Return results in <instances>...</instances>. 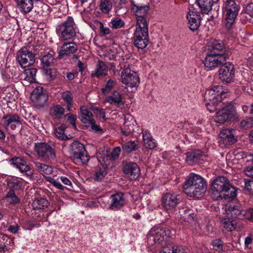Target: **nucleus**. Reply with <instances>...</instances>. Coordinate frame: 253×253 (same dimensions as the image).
Returning <instances> with one entry per match:
<instances>
[{"label":"nucleus","instance_id":"obj_36","mask_svg":"<svg viewBox=\"0 0 253 253\" xmlns=\"http://www.w3.org/2000/svg\"><path fill=\"white\" fill-rule=\"evenodd\" d=\"M180 217L189 223L194 221V214L192 210L182 209L179 211Z\"/></svg>","mask_w":253,"mask_h":253},{"label":"nucleus","instance_id":"obj_58","mask_svg":"<svg viewBox=\"0 0 253 253\" xmlns=\"http://www.w3.org/2000/svg\"><path fill=\"white\" fill-rule=\"evenodd\" d=\"M145 146L150 149H154L157 146L156 143L153 137L151 139L147 140L144 142Z\"/></svg>","mask_w":253,"mask_h":253},{"label":"nucleus","instance_id":"obj_19","mask_svg":"<svg viewBox=\"0 0 253 253\" xmlns=\"http://www.w3.org/2000/svg\"><path fill=\"white\" fill-rule=\"evenodd\" d=\"M179 199L175 194L167 193L162 198V206L168 211H172L179 203Z\"/></svg>","mask_w":253,"mask_h":253},{"label":"nucleus","instance_id":"obj_25","mask_svg":"<svg viewBox=\"0 0 253 253\" xmlns=\"http://www.w3.org/2000/svg\"><path fill=\"white\" fill-rule=\"evenodd\" d=\"M77 49L78 46L74 42H64L58 51V58L61 59L65 56H70L74 53Z\"/></svg>","mask_w":253,"mask_h":253},{"label":"nucleus","instance_id":"obj_1","mask_svg":"<svg viewBox=\"0 0 253 253\" xmlns=\"http://www.w3.org/2000/svg\"><path fill=\"white\" fill-rule=\"evenodd\" d=\"M211 197L214 200L222 199L232 200L236 196V190L224 176L214 180L211 185Z\"/></svg>","mask_w":253,"mask_h":253},{"label":"nucleus","instance_id":"obj_34","mask_svg":"<svg viewBox=\"0 0 253 253\" xmlns=\"http://www.w3.org/2000/svg\"><path fill=\"white\" fill-rule=\"evenodd\" d=\"M197 4L203 13L207 14L212 9L213 0H197Z\"/></svg>","mask_w":253,"mask_h":253},{"label":"nucleus","instance_id":"obj_7","mask_svg":"<svg viewBox=\"0 0 253 253\" xmlns=\"http://www.w3.org/2000/svg\"><path fill=\"white\" fill-rule=\"evenodd\" d=\"M74 25L73 19L68 17L66 21L58 25L56 31L59 39L67 41L73 39L76 36Z\"/></svg>","mask_w":253,"mask_h":253},{"label":"nucleus","instance_id":"obj_46","mask_svg":"<svg viewBox=\"0 0 253 253\" xmlns=\"http://www.w3.org/2000/svg\"><path fill=\"white\" fill-rule=\"evenodd\" d=\"M223 225L224 227L227 229L228 231H231L234 230L236 227V222L229 219H225L223 221Z\"/></svg>","mask_w":253,"mask_h":253},{"label":"nucleus","instance_id":"obj_51","mask_svg":"<svg viewBox=\"0 0 253 253\" xmlns=\"http://www.w3.org/2000/svg\"><path fill=\"white\" fill-rule=\"evenodd\" d=\"M116 81L115 80H112L109 79L105 86L102 88V91L103 93H106L109 92L112 88L116 85Z\"/></svg>","mask_w":253,"mask_h":253},{"label":"nucleus","instance_id":"obj_53","mask_svg":"<svg viewBox=\"0 0 253 253\" xmlns=\"http://www.w3.org/2000/svg\"><path fill=\"white\" fill-rule=\"evenodd\" d=\"M212 245L213 249L216 251L220 252L223 250V242L221 240H214L212 243Z\"/></svg>","mask_w":253,"mask_h":253},{"label":"nucleus","instance_id":"obj_16","mask_svg":"<svg viewBox=\"0 0 253 253\" xmlns=\"http://www.w3.org/2000/svg\"><path fill=\"white\" fill-rule=\"evenodd\" d=\"M97 157L100 164L95 168L93 179L95 181H101L107 175V165L109 163L105 161L104 157L102 158L100 153L97 155Z\"/></svg>","mask_w":253,"mask_h":253},{"label":"nucleus","instance_id":"obj_47","mask_svg":"<svg viewBox=\"0 0 253 253\" xmlns=\"http://www.w3.org/2000/svg\"><path fill=\"white\" fill-rule=\"evenodd\" d=\"M62 97L63 99L67 103L68 110H70V107L72 105L73 99L71 93L69 91H66L62 93Z\"/></svg>","mask_w":253,"mask_h":253},{"label":"nucleus","instance_id":"obj_35","mask_svg":"<svg viewBox=\"0 0 253 253\" xmlns=\"http://www.w3.org/2000/svg\"><path fill=\"white\" fill-rule=\"evenodd\" d=\"M66 126L63 124H56L54 126V134L55 136L59 139L65 140L68 138L65 134V130Z\"/></svg>","mask_w":253,"mask_h":253},{"label":"nucleus","instance_id":"obj_61","mask_svg":"<svg viewBox=\"0 0 253 253\" xmlns=\"http://www.w3.org/2000/svg\"><path fill=\"white\" fill-rule=\"evenodd\" d=\"M245 218L253 222V209H250L244 212Z\"/></svg>","mask_w":253,"mask_h":253},{"label":"nucleus","instance_id":"obj_3","mask_svg":"<svg viewBox=\"0 0 253 253\" xmlns=\"http://www.w3.org/2000/svg\"><path fill=\"white\" fill-rule=\"evenodd\" d=\"M170 230L167 228L155 227L152 228L147 235L148 246L152 248L158 247L164 241L169 237Z\"/></svg>","mask_w":253,"mask_h":253},{"label":"nucleus","instance_id":"obj_29","mask_svg":"<svg viewBox=\"0 0 253 253\" xmlns=\"http://www.w3.org/2000/svg\"><path fill=\"white\" fill-rule=\"evenodd\" d=\"M186 162L189 165H193L203 159L204 154L200 150H196L186 153Z\"/></svg>","mask_w":253,"mask_h":253},{"label":"nucleus","instance_id":"obj_13","mask_svg":"<svg viewBox=\"0 0 253 253\" xmlns=\"http://www.w3.org/2000/svg\"><path fill=\"white\" fill-rule=\"evenodd\" d=\"M226 60V56L219 52L208 53L204 63L208 70H213L218 66L224 64Z\"/></svg>","mask_w":253,"mask_h":253},{"label":"nucleus","instance_id":"obj_64","mask_svg":"<svg viewBox=\"0 0 253 253\" xmlns=\"http://www.w3.org/2000/svg\"><path fill=\"white\" fill-rule=\"evenodd\" d=\"M246 13L253 18V2L249 4L246 9Z\"/></svg>","mask_w":253,"mask_h":253},{"label":"nucleus","instance_id":"obj_59","mask_svg":"<svg viewBox=\"0 0 253 253\" xmlns=\"http://www.w3.org/2000/svg\"><path fill=\"white\" fill-rule=\"evenodd\" d=\"M245 187L251 194H253V180H245Z\"/></svg>","mask_w":253,"mask_h":253},{"label":"nucleus","instance_id":"obj_39","mask_svg":"<svg viewBox=\"0 0 253 253\" xmlns=\"http://www.w3.org/2000/svg\"><path fill=\"white\" fill-rule=\"evenodd\" d=\"M54 54L55 53L53 51H50V52L42 58L41 64L43 67H49L53 63Z\"/></svg>","mask_w":253,"mask_h":253},{"label":"nucleus","instance_id":"obj_56","mask_svg":"<svg viewBox=\"0 0 253 253\" xmlns=\"http://www.w3.org/2000/svg\"><path fill=\"white\" fill-rule=\"evenodd\" d=\"M98 24L100 33L101 35L105 36L111 33L110 29L108 27L104 26L102 22H99Z\"/></svg>","mask_w":253,"mask_h":253},{"label":"nucleus","instance_id":"obj_14","mask_svg":"<svg viewBox=\"0 0 253 253\" xmlns=\"http://www.w3.org/2000/svg\"><path fill=\"white\" fill-rule=\"evenodd\" d=\"M120 81L126 85V88L136 87L139 83L137 73L131 71L129 68L123 70Z\"/></svg>","mask_w":253,"mask_h":253},{"label":"nucleus","instance_id":"obj_8","mask_svg":"<svg viewBox=\"0 0 253 253\" xmlns=\"http://www.w3.org/2000/svg\"><path fill=\"white\" fill-rule=\"evenodd\" d=\"M34 150L41 161L49 162L54 160L56 158L55 150L46 143H35Z\"/></svg>","mask_w":253,"mask_h":253},{"label":"nucleus","instance_id":"obj_11","mask_svg":"<svg viewBox=\"0 0 253 253\" xmlns=\"http://www.w3.org/2000/svg\"><path fill=\"white\" fill-rule=\"evenodd\" d=\"M16 60L22 68H26L34 63L35 55L29 47H23L17 51Z\"/></svg>","mask_w":253,"mask_h":253},{"label":"nucleus","instance_id":"obj_5","mask_svg":"<svg viewBox=\"0 0 253 253\" xmlns=\"http://www.w3.org/2000/svg\"><path fill=\"white\" fill-rule=\"evenodd\" d=\"M70 152L74 163L81 165L86 163L89 157L85 150L84 145L78 141H74L70 145Z\"/></svg>","mask_w":253,"mask_h":253},{"label":"nucleus","instance_id":"obj_20","mask_svg":"<svg viewBox=\"0 0 253 253\" xmlns=\"http://www.w3.org/2000/svg\"><path fill=\"white\" fill-rule=\"evenodd\" d=\"M2 125L7 130H14L21 125L19 117L16 114H7L1 118Z\"/></svg>","mask_w":253,"mask_h":253},{"label":"nucleus","instance_id":"obj_62","mask_svg":"<svg viewBox=\"0 0 253 253\" xmlns=\"http://www.w3.org/2000/svg\"><path fill=\"white\" fill-rule=\"evenodd\" d=\"M244 172L247 176L253 177V166L247 167L244 169Z\"/></svg>","mask_w":253,"mask_h":253},{"label":"nucleus","instance_id":"obj_15","mask_svg":"<svg viewBox=\"0 0 253 253\" xmlns=\"http://www.w3.org/2000/svg\"><path fill=\"white\" fill-rule=\"evenodd\" d=\"M236 111L234 106L228 104L216 112L215 121L219 124L230 121L236 118Z\"/></svg>","mask_w":253,"mask_h":253},{"label":"nucleus","instance_id":"obj_30","mask_svg":"<svg viewBox=\"0 0 253 253\" xmlns=\"http://www.w3.org/2000/svg\"><path fill=\"white\" fill-rule=\"evenodd\" d=\"M18 8L24 14L29 13L33 8L32 0H15Z\"/></svg>","mask_w":253,"mask_h":253},{"label":"nucleus","instance_id":"obj_60","mask_svg":"<svg viewBox=\"0 0 253 253\" xmlns=\"http://www.w3.org/2000/svg\"><path fill=\"white\" fill-rule=\"evenodd\" d=\"M45 74L50 80H52L56 75V70L54 69L49 68L45 70Z\"/></svg>","mask_w":253,"mask_h":253},{"label":"nucleus","instance_id":"obj_42","mask_svg":"<svg viewBox=\"0 0 253 253\" xmlns=\"http://www.w3.org/2000/svg\"><path fill=\"white\" fill-rule=\"evenodd\" d=\"M50 114L54 118L58 119L61 117L64 112V109L59 105L53 106L50 109Z\"/></svg>","mask_w":253,"mask_h":253},{"label":"nucleus","instance_id":"obj_57","mask_svg":"<svg viewBox=\"0 0 253 253\" xmlns=\"http://www.w3.org/2000/svg\"><path fill=\"white\" fill-rule=\"evenodd\" d=\"M5 239H7V237L0 234V253H3L7 250L4 243Z\"/></svg>","mask_w":253,"mask_h":253},{"label":"nucleus","instance_id":"obj_21","mask_svg":"<svg viewBox=\"0 0 253 253\" xmlns=\"http://www.w3.org/2000/svg\"><path fill=\"white\" fill-rule=\"evenodd\" d=\"M31 99L36 105L42 106L47 100V96L43 92V88L38 86L33 91Z\"/></svg>","mask_w":253,"mask_h":253},{"label":"nucleus","instance_id":"obj_26","mask_svg":"<svg viewBox=\"0 0 253 253\" xmlns=\"http://www.w3.org/2000/svg\"><path fill=\"white\" fill-rule=\"evenodd\" d=\"M224 209L226 213L233 218L243 219L245 217L244 212L246 211L242 210L239 206L226 205Z\"/></svg>","mask_w":253,"mask_h":253},{"label":"nucleus","instance_id":"obj_28","mask_svg":"<svg viewBox=\"0 0 253 253\" xmlns=\"http://www.w3.org/2000/svg\"><path fill=\"white\" fill-rule=\"evenodd\" d=\"M108 68L107 64L103 61L98 60L95 66V70L92 72L91 76L99 78L107 74Z\"/></svg>","mask_w":253,"mask_h":253},{"label":"nucleus","instance_id":"obj_31","mask_svg":"<svg viewBox=\"0 0 253 253\" xmlns=\"http://www.w3.org/2000/svg\"><path fill=\"white\" fill-rule=\"evenodd\" d=\"M122 94L118 90H114L111 95L107 96L105 102L111 105H119L122 102Z\"/></svg>","mask_w":253,"mask_h":253},{"label":"nucleus","instance_id":"obj_32","mask_svg":"<svg viewBox=\"0 0 253 253\" xmlns=\"http://www.w3.org/2000/svg\"><path fill=\"white\" fill-rule=\"evenodd\" d=\"M1 74L5 79H10L13 77L17 78L20 74L19 69L18 67L15 66L6 67L1 71Z\"/></svg>","mask_w":253,"mask_h":253},{"label":"nucleus","instance_id":"obj_10","mask_svg":"<svg viewBox=\"0 0 253 253\" xmlns=\"http://www.w3.org/2000/svg\"><path fill=\"white\" fill-rule=\"evenodd\" d=\"M227 95V91H226V89L223 90L222 86L215 85L206 92L205 99L206 101H210L212 104H218Z\"/></svg>","mask_w":253,"mask_h":253},{"label":"nucleus","instance_id":"obj_9","mask_svg":"<svg viewBox=\"0 0 253 253\" xmlns=\"http://www.w3.org/2000/svg\"><path fill=\"white\" fill-rule=\"evenodd\" d=\"M134 44L138 48H145L149 43L148 26H135Z\"/></svg>","mask_w":253,"mask_h":253},{"label":"nucleus","instance_id":"obj_49","mask_svg":"<svg viewBox=\"0 0 253 253\" xmlns=\"http://www.w3.org/2000/svg\"><path fill=\"white\" fill-rule=\"evenodd\" d=\"M7 185L10 188V190H19L22 186V183L19 180H13L7 182Z\"/></svg>","mask_w":253,"mask_h":253},{"label":"nucleus","instance_id":"obj_17","mask_svg":"<svg viewBox=\"0 0 253 253\" xmlns=\"http://www.w3.org/2000/svg\"><path fill=\"white\" fill-rule=\"evenodd\" d=\"M109 210L113 211L120 210L126 204L124 194L120 192L111 195L109 198Z\"/></svg>","mask_w":253,"mask_h":253},{"label":"nucleus","instance_id":"obj_22","mask_svg":"<svg viewBox=\"0 0 253 253\" xmlns=\"http://www.w3.org/2000/svg\"><path fill=\"white\" fill-rule=\"evenodd\" d=\"M188 24L192 31H196L201 25V18L200 14L194 9H189L187 15Z\"/></svg>","mask_w":253,"mask_h":253},{"label":"nucleus","instance_id":"obj_50","mask_svg":"<svg viewBox=\"0 0 253 253\" xmlns=\"http://www.w3.org/2000/svg\"><path fill=\"white\" fill-rule=\"evenodd\" d=\"M240 126L245 129L252 128L253 127V118L250 117L243 120L240 122Z\"/></svg>","mask_w":253,"mask_h":253},{"label":"nucleus","instance_id":"obj_54","mask_svg":"<svg viewBox=\"0 0 253 253\" xmlns=\"http://www.w3.org/2000/svg\"><path fill=\"white\" fill-rule=\"evenodd\" d=\"M92 111L93 114L96 116V117L102 118L103 120H106L105 113L102 109L98 108H92Z\"/></svg>","mask_w":253,"mask_h":253},{"label":"nucleus","instance_id":"obj_4","mask_svg":"<svg viewBox=\"0 0 253 253\" xmlns=\"http://www.w3.org/2000/svg\"><path fill=\"white\" fill-rule=\"evenodd\" d=\"M79 118L83 123L85 124L86 126L90 127L89 129L91 131L98 134H102L104 132L103 129L96 124L93 118L92 108H88L84 106H82L80 108Z\"/></svg>","mask_w":253,"mask_h":253},{"label":"nucleus","instance_id":"obj_63","mask_svg":"<svg viewBox=\"0 0 253 253\" xmlns=\"http://www.w3.org/2000/svg\"><path fill=\"white\" fill-rule=\"evenodd\" d=\"M242 109L244 112L253 114V104L250 105H244L242 106Z\"/></svg>","mask_w":253,"mask_h":253},{"label":"nucleus","instance_id":"obj_18","mask_svg":"<svg viewBox=\"0 0 253 253\" xmlns=\"http://www.w3.org/2000/svg\"><path fill=\"white\" fill-rule=\"evenodd\" d=\"M219 70V77L222 82L226 83L231 82L234 77V69L233 65L230 63L223 64Z\"/></svg>","mask_w":253,"mask_h":253},{"label":"nucleus","instance_id":"obj_12","mask_svg":"<svg viewBox=\"0 0 253 253\" xmlns=\"http://www.w3.org/2000/svg\"><path fill=\"white\" fill-rule=\"evenodd\" d=\"M131 9L136 16L135 26H148V20L147 17L149 6L147 5H137L135 4L133 1H131Z\"/></svg>","mask_w":253,"mask_h":253},{"label":"nucleus","instance_id":"obj_45","mask_svg":"<svg viewBox=\"0 0 253 253\" xmlns=\"http://www.w3.org/2000/svg\"><path fill=\"white\" fill-rule=\"evenodd\" d=\"M6 201L10 204H16L20 202L19 199L16 196L14 191L9 190L5 197Z\"/></svg>","mask_w":253,"mask_h":253},{"label":"nucleus","instance_id":"obj_43","mask_svg":"<svg viewBox=\"0 0 253 253\" xmlns=\"http://www.w3.org/2000/svg\"><path fill=\"white\" fill-rule=\"evenodd\" d=\"M99 7L102 12L107 13L112 8L111 0H100Z\"/></svg>","mask_w":253,"mask_h":253},{"label":"nucleus","instance_id":"obj_23","mask_svg":"<svg viewBox=\"0 0 253 253\" xmlns=\"http://www.w3.org/2000/svg\"><path fill=\"white\" fill-rule=\"evenodd\" d=\"M124 173L131 180L136 179L140 175V169L135 163L128 162L124 165Z\"/></svg>","mask_w":253,"mask_h":253},{"label":"nucleus","instance_id":"obj_33","mask_svg":"<svg viewBox=\"0 0 253 253\" xmlns=\"http://www.w3.org/2000/svg\"><path fill=\"white\" fill-rule=\"evenodd\" d=\"M37 69L35 68H28L24 71V82L25 83L31 84L36 82Z\"/></svg>","mask_w":253,"mask_h":253},{"label":"nucleus","instance_id":"obj_48","mask_svg":"<svg viewBox=\"0 0 253 253\" xmlns=\"http://www.w3.org/2000/svg\"><path fill=\"white\" fill-rule=\"evenodd\" d=\"M122 148L126 152H130L137 149V145L134 141H128L123 145Z\"/></svg>","mask_w":253,"mask_h":253},{"label":"nucleus","instance_id":"obj_55","mask_svg":"<svg viewBox=\"0 0 253 253\" xmlns=\"http://www.w3.org/2000/svg\"><path fill=\"white\" fill-rule=\"evenodd\" d=\"M46 181H48L49 182L53 184V185L56 187L57 188L60 190H63L64 189L63 186L61 185L60 182L53 179V178L50 177H46Z\"/></svg>","mask_w":253,"mask_h":253},{"label":"nucleus","instance_id":"obj_40","mask_svg":"<svg viewBox=\"0 0 253 253\" xmlns=\"http://www.w3.org/2000/svg\"><path fill=\"white\" fill-rule=\"evenodd\" d=\"M160 253H187L183 249L169 244L164 247Z\"/></svg>","mask_w":253,"mask_h":253},{"label":"nucleus","instance_id":"obj_6","mask_svg":"<svg viewBox=\"0 0 253 253\" xmlns=\"http://www.w3.org/2000/svg\"><path fill=\"white\" fill-rule=\"evenodd\" d=\"M223 11L225 15V26L230 29L234 22L239 11V6L234 0H223Z\"/></svg>","mask_w":253,"mask_h":253},{"label":"nucleus","instance_id":"obj_27","mask_svg":"<svg viewBox=\"0 0 253 253\" xmlns=\"http://www.w3.org/2000/svg\"><path fill=\"white\" fill-rule=\"evenodd\" d=\"M9 162L22 173H26L30 170L29 166L27 164L25 160L20 157H14L10 159Z\"/></svg>","mask_w":253,"mask_h":253},{"label":"nucleus","instance_id":"obj_52","mask_svg":"<svg viewBox=\"0 0 253 253\" xmlns=\"http://www.w3.org/2000/svg\"><path fill=\"white\" fill-rule=\"evenodd\" d=\"M211 47L213 52L215 50L220 52L224 48V44L221 41L215 40L211 43Z\"/></svg>","mask_w":253,"mask_h":253},{"label":"nucleus","instance_id":"obj_24","mask_svg":"<svg viewBox=\"0 0 253 253\" xmlns=\"http://www.w3.org/2000/svg\"><path fill=\"white\" fill-rule=\"evenodd\" d=\"M220 145H228L236 142V139L233 133V130L231 129H224L221 131L219 134Z\"/></svg>","mask_w":253,"mask_h":253},{"label":"nucleus","instance_id":"obj_38","mask_svg":"<svg viewBox=\"0 0 253 253\" xmlns=\"http://www.w3.org/2000/svg\"><path fill=\"white\" fill-rule=\"evenodd\" d=\"M36 169L42 175L51 174L53 169L50 166L40 162L35 163Z\"/></svg>","mask_w":253,"mask_h":253},{"label":"nucleus","instance_id":"obj_37","mask_svg":"<svg viewBox=\"0 0 253 253\" xmlns=\"http://www.w3.org/2000/svg\"><path fill=\"white\" fill-rule=\"evenodd\" d=\"M120 152L121 149L120 147H116L113 149L112 152L110 155L106 152V153L104 154V156L101 155V154L100 156H102V158L104 157L105 161H106L107 163H108L109 164L110 161H114L119 157Z\"/></svg>","mask_w":253,"mask_h":253},{"label":"nucleus","instance_id":"obj_44","mask_svg":"<svg viewBox=\"0 0 253 253\" xmlns=\"http://www.w3.org/2000/svg\"><path fill=\"white\" fill-rule=\"evenodd\" d=\"M124 25V21L119 17L112 19L109 23V26L114 29L122 28Z\"/></svg>","mask_w":253,"mask_h":253},{"label":"nucleus","instance_id":"obj_41","mask_svg":"<svg viewBox=\"0 0 253 253\" xmlns=\"http://www.w3.org/2000/svg\"><path fill=\"white\" fill-rule=\"evenodd\" d=\"M49 203L48 201L43 198H40L35 199L32 204V206L34 209H43L48 207Z\"/></svg>","mask_w":253,"mask_h":253},{"label":"nucleus","instance_id":"obj_2","mask_svg":"<svg viewBox=\"0 0 253 253\" xmlns=\"http://www.w3.org/2000/svg\"><path fill=\"white\" fill-rule=\"evenodd\" d=\"M207 186V182L203 177L191 173L186 180L183 189L184 193L188 196L198 198L206 192Z\"/></svg>","mask_w":253,"mask_h":253}]
</instances>
